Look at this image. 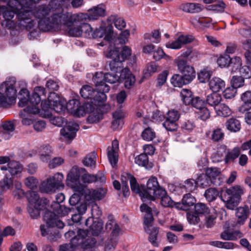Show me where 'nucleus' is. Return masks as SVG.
<instances>
[{"label":"nucleus","mask_w":251,"mask_h":251,"mask_svg":"<svg viewBox=\"0 0 251 251\" xmlns=\"http://www.w3.org/2000/svg\"><path fill=\"white\" fill-rule=\"evenodd\" d=\"M50 7L47 5H41L36 7L33 11L23 10L17 14L18 24L27 30H31L35 23L32 19V15L39 19L38 28L43 32H48L51 30H58L62 25L67 27L71 26L76 21V16L71 12L64 13L63 11L53 13L50 17H47L50 12Z\"/></svg>","instance_id":"obj_1"},{"label":"nucleus","mask_w":251,"mask_h":251,"mask_svg":"<svg viewBox=\"0 0 251 251\" xmlns=\"http://www.w3.org/2000/svg\"><path fill=\"white\" fill-rule=\"evenodd\" d=\"M45 88L42 86L36 87L30 96L29 92L26 89H22L19 92V101L18 105L21 107H23L27 105L24 109V111L28 114H36L40 112L39 105L44 111H47L50 107L44 109V107L47 106L49 100H44L43 96L45 97ZM49 99V98H48Z\"/></svg>","instance_id":"obj_2"},{"label":"nucleus","mask_w":251,"mask_h":251,"mask_svg":"<svg viewBox=\"0 0 251 251\" xmlns=\"http://www.w3.org/2000/svg\"><path fill=\"white\" fill-rule=\"evenodd\" d=\"M104 54L106 58L111 59L109 62V66L111 71L118 75V82H122L128 76L133 75L129 69L123 68V62L131 56L130 49L125 46L121 50L115 48L114 50H108Z\"/></svg>","instance_id":"obj_3"},{"label":"nucleus","mask_w":251,"mask_h":251,"mask_svg":"<svg viewBox=\"0 0 251 251\" xmlns=\"http://www.w3.org/2000/svg\"><path fill=\"white\" fill-rule=\"evenodd\" d=\"M243 193V188L239 185H235L222 190L220 193L216 188H210L205 190L204 196L209 202L215 201L219 196L225 203L227 208L234 210L239 204Z\"/></svg>","instance_id":"obj_4"},{"label":"nucleus","mask_w":251,"mask_h":251,"mask_svg":"<svg viewBox=\"0 0 251 251\" xmlns=\"http://www.w3.org/2000/svg\"><path fill=\"white\" fill-rule=\"evenodd\" d=\"M65 199V195L63 193L57 194L55 197L56 201H53L50 206L53 211L51 212L49 210L45 211L43 215V220L49 227L63 228L65 224L59 219L58 216L64 217L69 213L74 211V208L67 207L60 204Z\"/></svg>","instance_id":"obj_5"},{"label":"nucleus","mask_w":251,"mask_h":251,"mask_svg":"<svg viewBox=\"0 0 251 251\" xmlns=\"http://www.w3.org/2000/svg\"><path fill=\"white\" fill-rule=\"evenodd\" d=\"M13 195L17 199H21L24 196L28 202L27 211L30 217L37 219L40 215L41 211L44 210L49 205V200L45 197H40L38 193L33 191L25 192L22 189L13 191Z\"/></svg>","instance_id":"obj_6"},{"label":"nucleus","mask_w":251,"mask_h":251,"mask_svg":"<svg viewBox=\"0 0 251 251\" xmlns=\"http://www.w3.org/2000/svg\"><path fill=\"white\" fill-rule=\"evenodd\" d=\"M137 189L135 193L139 195L143 202L149 201H154L157 196L165 194V188L159 185L157 178L155 176L151 177L147 181L146 185L137 183Z\"/></svg>","instance_id":"obj_7"},{"label":"nucleus","mask_w":251,"mask_h":251,"mask_svg":"<svg viewBox=\"0 0 251 251\" xmlns=\"http://www.w3.org/2000/svg\"><path fill=\"white\" fill-rule=\"evenodd\" d=\"M84 230H79L77 235L71 240V245L63 244L60 246V251H86L91 250L96 244V241L94 238L85 240L86 236Z\"/></svg>","instance_id":"obj_8"},{"label":"nucleus","mask_w":251,"mask_h":251,"mask_svg":"<svg viewBox=\"0 0 251 251\" xmlns=\"http://www.w3.org/2000/svg\"><path fill=\"white\" fill-rule=\"evenodd\" d=\"M63 179L64 176L62 173L55 174L42 182L39 187L40 191L41 193L50 194L55 192L57 190L64 188Z\"/></svg>","instance_id":"obj_9"},{"label":"nucleus","mask_w":251,"mask_h":251,"mask_svg":"<svg viewBox=\"0 0 251 251\" xmlns=\"http://www.w3.org/2000/svg\"><path fill=\"white\" fill-rule=\"evenodd\" d=\"M193 212H188L186 216L188 222L192 225H196L200 221V217H204L210 214V209L203 203L199 202L194 205Z\"/></svg>","instance_id":"obj_10"},{"label":"nucleus","mask_w":251,"mask_h":251,"mask_svg":"<svg viewBox=\"0 0 251 251\" xmlns=\"http://www.w3.org/2000/svg\"><path fill=\"white\" fill-rule=\"evenodd\" d=\"M80 172L76 167H73L67 175L66 184L76 191L80 192L82 187L80 183Z\"/></svg>","instance_id":"obj_11"},{"label":"nucleus","mask_w":251,"mask_h":251,"mask_svg":"<svg viewBox=\"0 0 251 251\" xmlns=\"http://www.w3.org/2000/svg\"><path fill=\"white\" fill-rule=\"evenodd\" d=\"M180 116L179 112L175 109L169 110L167 113L166 120L163 123L165 129L170 131H175L177 129L178 126L176 122Z\"/></svg>","instance_id":"obj_12"},{"label":"nucleus","mask_w":251,"mask_h":251,"mask_svg":"<svg viewBox=\"0 0 251 251\" xmlns=\"http://www.w3.org/2000/svg\"><path fill=\"white\" fill-rule=\"evenodd\" d=\"M49 101L47 106H44V109L52 106V109L57 113H61L65 112L67 108L66 101L59 100L55 93H50L49 95Z\"/></svg>","instance_id":"obj_13"},{"label":"nucleus","mask_w":251,"mask_h":251,"mask_svg":"<svg viewBox=\"0 0 251 251\" xmlns=\"http://www.w3.org/2000/svg\"><path fill=\"white\" fill-rule=\"evenodd\" d=\"M177 66L178 71L183 75L187 82L190 83L195 78V71L193 67L188 64L187 61L180 60Z\"/></svg>","instance_id":"obj_14"},{"label":"nucleus","mask_w":251,"mask_h":251,"mask_svg":"<svg viewBox=\"0 0 251 251\" xmlns=\"http://www.w3.org/2000/svg\"><path fill=\"white\" fill-rule=\"evenodd\" d=\"M80 28L82 33V36L87 38H98L103 36L104 29L96 28L93 31L91 25L86 23L80 24Z\"/></svg>","instance_id":"obj_15"},{"label":"nucleus","mask_w":251,"mask_h":251,"mask_svg":"<svg viewBox=\"0 0 251 251\" xmlns=\"http://www.w3.org/2000/svg\"><path fill=\"white\" fill-rule=\"evenodd\" d=\"M106 16V11L105 5L100 4L88 10L84 18L89 21H94Z\"/></svg>","instance_id":"obj_16"},{"label":"nucleus","mask_w":251,"mask_h":251,"mask_svg":"<svg viewBox=\"0 0 251 251\" xmlns=\"http://www.w3.org/2000/svg\"><path fill=\"white\" fill-rule=\"evenodd\" d=\"M85 225L89 228L88 233L91 232L93 236H99L103 229V222L100 219L88 217L85 221Z\"/></svg>","instance_id":"obj_17"},{"label":"nucleus","mask_w":251,"mask_h":251,"mask_svg":"<svg viewBox=\"0 0 251 251\" xmlns=\"http://www.w3.org/2000/svg\"><path fill=\"white\" fill-rule=\"evenodd\" d=\"M194 39V38L192 35H180L176 40L166 43V47L168 49L178 50L181 48L183 45L193 42Z\"/></svg>","instance_id":"obj_18"},{"label":"nucleus","mask_w":251,"mask_h":251,"mask_svg":"<svg viewBox=\"0 0 251 251\" xmlns=\"http://www.w3.org/2000/svg\"><path fill=\"white\" fill-rule=\"evenodd\" d=\"M196 202L195 198L191 193L185 194L180 202L176 203V208L184 210H189L192 206H194Z\"/></svg>","instance_id":"obj_19"},{"label":"nucleus","mask_w":251,"mask_h":251,"mask_svg":"<svg viewBox=\"0 0 251 251\" xmlns=\"http://www.w3.org/2000/svg\"><path fill=\"white\" fill-rule=\"evenodd\" d=\"M79 129L77 124H69L60 129V134L67 141H71L76 136V132Z\"/></svg>","instance_id":"obj_20"},{"label":"nucleus","mask_w":251,"mask_h":251,"mask_svg":"<svg viewBox=\"0 0 251 251\" xmlns=\"http://www.w3.org/2000/svg\"><path fill=\"white\" fill-rule=\"evenodd\" d=\"M239 230H235L229 226H224V230L220 234V238L223 240L235 241L243 237Z\"/></svg>","instance_id":"obj_21"},{"label":"nucleus","mask_w":251,"mask_h":251,"mask_svg":"<svg viewBox=\"0 0 251 251\" xmlns=\"http://www.w3.org/2000/svg\"><path fill=\"white\" fill-rule=\"evenodd\" d=\"M105 229L107 232H111L110 237L118 238L121 229L112 215H108Z\"/></svg>","instance_id":"obj_22"},{"label":"nucleus","mask_w":251,"mask_h":251,"mask_svg":"<svg viewBox=\"0 0 251 251\" xmlns=\"http://www.w3.org/2000/svg\"><path fill=\"white\" fill-rule=\"evenodd\" d=\"M96 89L98 90L109 92L110 87L104 81V75L102 72H96L92 78Z\"/></svg>","instance_id":"obj_23"},{"label":"nucleus","mask_w":251,"mask_h":251,"mask_svg":"<svg viewBox=\"0 0 251 251\" xmlns=\"http://www.w3.org/2000/svg\"><path fill=\"white\" fill-rule=\"evenodd\" d=\"M241 100L242 102L239 108V111L244 113L251 109V90L243 93L241 96Z\"/></svg>","instance_id":"obj_24"},{"label":"nucleus","mask_w":251,"mask_h":251,"mask_svg":"<svg viewBox=\"0 0 251 251\" xmlns=\"http://www.w3.org/2000/svg\"><path fill=\"white\" fill-rule=\"evenodd\" d=\"M112 116L113 120L111 123V128L113 130H116L122 127L124 124L123 119L125 114L122 109H119L113 113Z\"/></svg>","instance_id":"obj_25"},{"label":"nucleus","mask_w":251,"mask_h":251,"mask_svg":"<svg viewBox=\"0 0 251 251\" xmlns=\"http://www.w3.org/2000/svg\"><path fill=\"white\" fill-rule=\"evenodd\" d=\"M224 162L225 164L233 163L239 157L241 154L239 147H235L232 150L228 149L226 152Z\"/></svg>","instance_id":"obj_26"},{"label":"nucleus","mask_w":251,"mask_h":251,"mask_svg":"<svg viewBox=\"0 0 251 251\" xmlns=\"http://www.w3.org/2000/svg\"><path fill=\"white\" fill-rule=\"evenodd\" d=\"M10 81H7V86L6 87L5 93L7 97L9 98V100L11 102H16L17 90L15 89L14 84L16 83L15 77L9 78Z\"/></svg>","instance_id":"obj_27"},{"label":"nucleus","mask_w":251,"mask_h":251,"mask_svg":"<svg viewBox=\"0 0 251 251\" xmlns=\"http://www.w3.org/2000/svg\"><path fill=\"white\" fill-rule=\"evenodd\" d=\"M104 91L98 90L96 89L93 98H91V102L95 106H101L105 102L107 99L106 93Z\"/></svg>","instance_id":"obj_28"},{"label":"nucleus","mask_w":251,"mask_h":251,"mask_svg":"<svg viewBox=\"0 0 251 251\" xmlns=\"http://www.w3.org/2000/svg\"><path fill=\"white\" fill-rule=\"evenodd\" d=\"M128 180L132 192L135 193V191H139V189H137L138 182L136 178L130 173H124L121 176L122 185L127 184Z\"/></svg>","instance_id":"obj_29"},{"label":"nucleus","mask_w":251,"mask_h":251,"mask_svg":"<svg viewBox=\"0 0 251 251\" xmlns=\"http://www.w3.org/2000/svg\"><path fill=\"white\" fill-rule=\"evenodd\" d=\"M225 81L218 77H213L209 82V88L213 92L218 93L222 91L225 88Z\"/></svg>","instance_id":"obj_30"},{"label":"nucleus","mask_w":251,"mask_h":251,"mask_svg":"<svg viewBox=\"0 0 251 251\" xmlns=\"http://www.w3.org/2000/svg\"><path fill=\"white\" fill-rule=\"evenodd\" d=\"M179 9L185 12L197 13L202 10V7L199 3H186L181 4L179 6Z\"/></svg>","instance_id":"obj_31"},{"label":"nucleus","mask_w":251,"mask_h":251,"mask_svg":"<svg viewBox=\"0 0 251 251\" xmlns=\"http://www.w3.org/2000/svg\"><path fill=\"white\" fill-rule=\"evenodd\" d=\"M249 207L247 206L240 207L236 210V217L237 218V224L242 225L244 224L249 214Z\"/></svg>","instance_id":"obj_32"},{"label":"nucleus","mask_w":251,"mask_h":251,"mask_svg":"<svg viewBox=\"0 0 251 251\" xmlns=\"http://www.w3.org/2000/svg\"><path fill=\"white\" fill-rule=\"evenodd\" d=\"M135 163L139 166L144 167L147 170L151 169L153 165L149 161V157L146 154L141 153L135 158Z\"/></svg>","instance_id":"obj_33"},{"label":"nucleus","mask_w":251,"mask_h":251,"mask_svg":"<svg viewBox=\"0 0 251 251\" xmlns=\"http://www.w3.org/2000/svg\"><path fill=\"white\" fill-rule=\"evenodd\" d=\"M227 150V147L225 145H221L216 152L211 155V159L213 163H219L224 161V155Z\"/></svg>","instance_id":"obj_34"},{"label":"nucleus","mask_w":251,"mask_h":251,"mask_svg":"<svg viewBox=\"0 0 251 251\" xmlns=\"http://www.w3.org/2000/svg\"><path fill=\"white\" fill-rule=\"evenodd\" d=\"M8 171L13 176H18L21 174L23 167L19 162L15 160H10L8 163Z\"/></svg>","instance_id":"obj_35"},{"label":"nucleus","mask_w":251,"mask_h":251,"mask_svg":"<svg viewBox=\"0 0 251 251\" xmlns=\"http://www.w3.org/2000/svg\"><path fill=\"white\" fill-rule=\"evenodd\" d=\"M226 126L227 130L232 132H237L241 129L240 121L235 118H230L226 122Z\"/></svg>","instance_id":"obj_36"},{"label":"nucleus","mask_w":251,"mask_h":251,"mask_svg":"<svg viewBox=\"0 0 251 251\" xmlns=\"http://www.w3.org/2000/svg\"><path fill=\"white\" fill-rule=\"evenodd\" d=\"M106 193V190L100 188L97 189L89 190L88 196L89 198L92 201H99L104 197Z\"/></svg>","instance_id":"obj_37"},{"label":"nucleus","mask_w":251,"mask_h":251,"mask_svg":"<svg viewBox=\"0 0 251 251\" xmlns=\"http://www.w3.org/2000/svg\"><path fill=\"white\" fill-rule=\"evenodd\" d=\"M222 97L221 95L216 92H213L206 97L205 102V104L213 106L215 108L218 104L220 103Z\"/></svg>","instance_id":"obj_38"},{"label":"nucleus","mask_w":251,"mask_h":251,"mask_svg":"<svg viewBox=\"0 0 251 251\" xmlns=\"http://www.w3.org/2000/svg\"><path fill=\"white\" fill-rule=\"evenodd\" d=\"M156 199H161V203L165 207H174L176 208V203L173 201L171 198L167 195V191L165 189V194L157 196Z\"/></svg>","instance_id":"obj_39"},{"label":"nucleus","mask_w":251,"mask_h":251,"mask_svg":"<svg viewBox=\"0 0 251 251\" xmlns=\"http://www.w3.org/2000/svg\"><path fill=\"white\" fill-rule=\"evenodd\" d=\"M146 230L149 234V242H151L154 247H158L159 244L156 240L159 232V228L157 227H153L151 228H148L147 229H146Z\"/></svg>","instance_id":"obj_40"},{"label":"nucleus","mask_w":251,"mask_h":251,"mask_svg":"<svg viewBox=\"0 0 251 251\" xmlns=\"http://www.w3.org/2000/svg\"><path fill=\"white\" fill-rule=\"evenodd\" d=\"M13 186V179L11 177H8L7 175H5L0 181V191L4 193L12 188Z\"/></svg>","instance_id":"obj_41"},{"label":"nucleus","mask_w":251,"mask_h":251,"mask_svg":"<svg viewBox=\"0 0 251 251\" xmlns=\"http://www.w3.org/2000/svg\"><path fill=\"white\" fill-rule=\"evenodd\" d=\"M172 84L175 87H181L184 85L190 83L186 81L183 75H182L175 74L171 79Z\"/></svg>","instance_id":"obj_42"},{"label":"nucleus","mask_w":251,"mask_h":251,"mask_svg":"<svg viewBox=\"0 0 251 251\" xmlns=\"http://www.w3.org/2000/svg\"><path fill=\"white\" fill-rule=\"evenodd\" d=\"M212 71L208 68H204L198 74V79L201 83H205L210 80Z\"/></svg>","instance_id":"obj_43"},{"label":"nucleus","mask_w":251,"mask_h":251,"mask_svg":"<svg viewBox=\"0 0 251 251\" xmlns=\"http://www.w3.org/2000/svg\"><path fill=\"white\" fill-rule=\"evenodd\" d=\"M214 109L217 114L219 116L226 117L231 114L230 108L224 103H220Z\"/></svg>","instance_id":"obj_44"},{"label":"nucleus","mask_w":251,"mask_h":251,"mask_svg":"<svg viewBox=\"0 0 251 251\" xmlns=\"http://www.w3.org/2000/svg\"><path fill=\"white\" fill-rule=\"evenodd\" d=\"M198 187L204 188L210 185L214 182L210 179L205 174H201L197 178Z\"/></svg>","instance_id":"obj_45"},{"label":"nucleus","mask_w":251,"mask_h":251,"mask_svg":"<svg viewBox=\"0 0 251 251\" xmlns=\"http://www.w3.org/2000/svg\"><path fill=\"white\" fill-rule=\"evenodd\" d=\"M67 109L74 113L75 116L77 117V111L80 109L81 104L78 100L72 99L66 102Z\"/></svg>","instance_id":"obj_46"},{"label":"nucleus","mask_w":251,"mask_h":251,"mask_svg":"<svg viewBox=\"0 0 251 251\" xmlns=\"http://www.w3.org/2000/svg\"><path fill=\"white\" fill-rule=\"evenodd\" d=\"M92 103L88 102H84L81 105L80 109L77 111V117L83 116L84 114H90L93 112L95 110V107Z\"/></svg>","instance_id":"obj_47"},{"label":"nucleus","mask_w":251,"mask_h":251,"mask_svg":"<svg viewBox=\"0 0 251 251\" xmlns=\"http://www.w3.org/2000/svg\"><path fill=\"white\" fill-rule=\"evenodd\" d=\"M95 91L91 86L85 85L80 89L79 92L81 96L84 99H91L93 98Z\"/></svg>","instance_id":"obj_48"},{"label":"nucleus","mask_w":251,"mask_h":251,"mask_svg":"<svg viewBox=\"0 0 251 251\" xmlns=\"http://www.w3.org/2000/svg\"><path fill=\"white\" fill-rule=\"evenodd\" d=\"M198 187L197 179L189 178L184 181L183 184L181 186L186 191L192 192L195 190Z\"/></svg>","instance_id":"obj_49"},{"label":"nucleus","mask_w":251,"mask_h":251,"mask_svg":"<svg viewBox=\"0 0 251 251\" xmlns=\"http://www.w3.org/2000/svg\"><path fill=\"white\" fill-rule=\"evenodd\" d=\"M216 4L209 5L207 9L209 10L215 11L217 13H223L226 7V4L223 0H217Z\"/></svg>","instance_id":"obj_50"},{"label":"nucleus","mask_w":251,"mask_h":251,"mask_svg":"<svg viewBox=\"0 0 251 251\" xmlns=\"http://www.w3.org/2000/svg\"><path fill=\"white\" fill-rule=\"evenodd\" d=\"M96 153L93 151L88 154L83 160V163L86 167H94L96 165Z\"/></svg>","instance_id":"obj_51"},{"label":"nucleus","mask_w":251,"mask_h":251,"mask_svg":"<svg viewBox=\"0 0 251 251\" xmlns=\"http://www.w3.org/2000/svg\"><path fill=\"white\" fill-rule=\"evenodd\" d=\"M180 96L183 103L186 105H190L194 99L192 92L188 89H182L180 92Z\"/></svg>","instance_id":"obj_52"},{"label":"nucleus","mask_w":251,"mask_h":251,"mask_svg":"<svg viewBox=\"0 0 251 251\" xmlns=\"http://www.w3.org/2000/svg\"><path fill=\"white\" fill-rule=\"evenodd\" d=\"M13 121H15V120H14L13 121H8L4 122L2 125V127L4 130H5V132H7L8 133V134H6V133L3 134V136H4V138L5 139H9L10 136V133L13 132V131L15 130V125L13 123Z\"/></svg>","instance_id":"obj_53"},{"label":"nucleus","mask_w":251,"mask_h":251,"mask_svg":"<svg viewBox=\"0 0 251 251\" xmlns=\"http://www.w3.org/2000/svg\"><path fill=\"white\" fill-rule=\"evenodd\" d=\"M1 13L0 15H2L7 23L9 22L14 17L16 13L13 10L9 9L5 6H0Z\"/></svg>","instance_id":"obj_54"},{"label":"nucleus","mask_w":251,"mask_h":251,"mask_svg":"<svg viewBox=\"0 0 251 251\" xmlns=\"http://www.w3.org/2000/svg\"><path fill=\"white\" fill-rule=\"evenodd\" d=\"M142 138L147 141H151L155 137V132L150 127L146 128L142 132Z\"/></svg>","instance_id":"obj_55"},{"label":"nucleus","mask_w":251,"mask_h":251,"mask_svg":"<svg viewBox=\"0 0 251 251\" xmlns=\"http://www.w3.org/2000/svg\"><path fill=\"white\" fill-rule=\"evenodd\" d=\"M231 58L227 54L220 56L217 59V62L218 65L221 68H225L230 65Z\"/></svg>","instance_id":"obj_56"},{"label":"nucleus","mask_w":251,"mask_h":251,"mask_svg":"<svg viewBox=\"0 0 251 251\" xmlns=\"http://www.w3.org/2000/svg\"><path fill=\"white\" fill-rule=\"evenodd\" d=\"M107 151L108 160L112 167H114L118 163V153L116 151H114L113 149Z\"/></svg>","instance_id":"obj_57"},{"label":"nucleus","mask_w":251,"mask_h":251,"mask_svg":"<svg viewBox=\"0 0 251 251\" xmlns=\"http://www.w3.org/2000/svg\"><path fill=\"white\" fill-rule=\"evenodd\" d=\"M196 113L197 114L198 118L202 121L207 120L210 116V111L205 106L196 111Z\"/></svg>","instance_id":"obj_58"},{"label":"nucleus","mask_w":251,"mask_h":251,"mask_svg":"<svg viewBox=\"0 0 251 251\" xmlns=\"http://www.w3.org/2000/svg\"><path fill=\"white\" fill-rule=\"evenodd\" d=\"M74 190L75 193L71 196L69 201V204L71 206H75L78 203L83 193V188L80 192Z\"/></svg>","instance_id":"obj_59"},{"label":"nucleus","mask_w":251,"mask_h":251,"mask_svg":"<svg viewBox=\"0 0 251 251\" xmlns=\"http://www.w3.org/2000/svg\"><path fill=\"white\" fill-rule=\"evenodd\" d=\"M210 245L218 248L225 249H231L234 248V244L232 242L215 241L211 242Z\"/></svg>","instance_id":"obj_60"},{"label":"nucleus","mask_w":251,"mask_h":251,"mask_svg":"<svg viewBox=\"0 0 251 251\" xmlns=\"http://www.w3.org/2000/svg\"><path fill=\"white\" fill-rule=\"evenodd\" d=\"M88 207H91V218L100 219V216L102 214V212L100 210L99 206L96 203H92L88 205Z\"/></svg>","instance_id":"obj_61"},{"label":"nucleus","mask_w":251,"mask_h":251,"mask_svg":"<svg viewBox=\"0 0 251 251\" xmlns=\"http://www.w3.org/2000/svg\"><path fill=\"white\" fill-rule=\"evenodd\" d=\"M43 152L41 154L40 159L43 162H48L51 158V147L49 145L46 146L43 148Z\"/></svg>","instance_id":"obj_62"},{"label":"nucleus","mask_w":251,"mask_h":251,"mask_svg":"<svg viewBox=\"0 0 251 251\" xmlns=\"http://www.w3.org/2000/svg\"><path fill=\"white\" fill-rule=\"evenodd\" d=\"M221 173L220 169L217 167H211L207 168L205 171V175L210 179H215Z\"/></svg>","instance_id":"obj_63"},{"label":"nucleus","mask_w":251,"mask_h":251,"mask_svg":"<svg viewBox=\"0 0 251 251\" xmlns=\"http://www.w3.org/2000/svg\"><path fill=\"white\" fill-rule=\"evenodd\" d=\"M118 238L110 237V239L107 240L104 245L105 251H111L114 250L117 245Z\"/></svg>","instance_id":"obj_64"}]
</instances>
